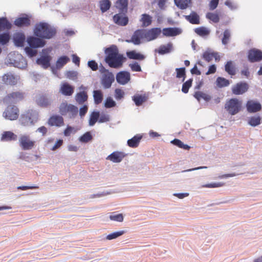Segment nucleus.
<instances>
[{"label": "nucleus", "mask_w": 262, "mask_h": 262, "mask_svg": "<svg viewBox=\"0 0 262 262\" xmlns=\"http://www.w3.org/2000/svg\"><path fill=\"white\" fill-rule=\"evenodd\" d=\"M202 57L207 62L210 61L212 58H213V54L212 53H209L208 52H205L203 55Z\"/></svg>", "instance_id": "62"}, {"label": "nucleus", "mask_w": 262, "mask_h": 262, "mask_svg": "<svg viewBox=\"0 0 262 262\" xmlns=\"http://www.w3.org/2000/svg\"><path fill=\"white\" fill-rule=\"evenodd\" d=\"M25 96V93L21 91L13 92L8 94L3 99L6 103H17L23 100Z\"/></svg>", "instance_id": "6"}, {"label": "nucleus", "mask_w": 262, "mask_h": 262, "mask_svg": "<svg viewBox=\"0 0 262 262\" xmlns=\"http://www.w3.org/2000/svg\"><path fill=\"white\" fill-rule=\"evenodd\" d=\"M142 136L140 135H137L132 139L128 140L127 145L132 148H136L138 146Z\"/></svg>", "instance_id": "25"}, {"label": "nucleus", "mask_w": 262, "mask_h": 262, "mask_svg": "<svg viewBox=\"0 0 262 262\" xmlns=\"http://www.w3.org/2000/svg\"><path fill=\"white\" fill-rule=\"evenodd\" d=\"M38 120V114L36 112L27 113L26 114L23 115L21 118V123L24 125L28 124H33L34 122H36Z\"/></svg>", "instance_id": "12"}, {"label": "nucleus", "mask_w": 262, "mask_h": 262, "mask_svg": "<svg viewBox=\"0 0 262 262\" xmlns=\"http://www.w3.org/2000/svg\"><path fill=\"white\" fill-rule=\"evenodd\" d=\"M17 135L10 131L4 132L2 134V140L6 141H15L17 140Z\"/></svg>", "instance_id": "30"}, {"label": "nucleus", "mask_w": 262, "mask_h": 262, "mask_svg": "<svg viewBox=\"0 0 262 262\" xmlns=\"http://www.w3.org/2000/svg\"><path fill=\"white\" fill-rule=\"evenodd\" d=\"M125 155L122 152L114 151L106 158V159L114 163H119L125 157Z\"/></svg>", "instance_id": "20"}, {"label": "nucleus", "mask_w": 262, "mask_h": 262, "mask_svg": "<svg viewBox=\"0 0 262 262\" xmlns=\"http://www.w3.org/2000/svg\"><path fill=\"white\" fill-rule=\"evenodd\" d=\"M37 104L43 107H47L50 104L49 99L45 96H40L37 100Z\"/></svg>", "instance_id": "40"}, {"label": "nucleus", "mask_w": 262, "mask_h": 262, "mask_svg": "<svg viewBox=\"0 0 262 262\" xmlns=\"http://www.w3.org/2000/svg\"><path fill=\"white\" fill-rule=\"evenodd\" d=\"M140 21L142 23L143 27H148L152 23V17L148 14H143L141 16Z\"/></svg>", "instance_id": "34"}, {"label": "nucleus", "mask_w": 262, "mask_h": 262, "mask_svg": "<svg viewBox=\"0 0 262 262\" xmlns=\"http://www.w3.org/2000/svg\"><path fill=\"white\" fill-rule=\"evenodd\" d=\"M225 70L229 75L233 76L236 74L235 68L231 61H228L225 66Z\"/></svg>", "instance_id": "35"}, {"label": "nucleus", "mask_w": 262, "mask_h": 262, "mask_svg": "<svg viewBox=\"0 0 262 262\" xmlns=\"http://www.w3.org/2000/svg\"><path fill=\"white\" fill-rule=\"evenodd\" d=\"M231 32L229 29H226L223 32V36L222 38V42L223 45H226L229 42L231 38Z\"/></svg>", "instance_id": "47"}, {"label": "nucleus", "mask_w": 262, "mask_h": 262, "mask_svg": "<svg viewBox=\"0 0 262 262\" xmlns=\"http://www.w3.org/2000/svg\"><path fill=\"white\" fill-rule=\"evenodd\" d=\"M129 67L130 68L132 71L135 72H141V68L140 66L137 62H134L133 63L129 64Z\"/></svg>", "instance_id": "60"}, {"label": "nucleus", "mask_w": 262, "mask_h": 262, "mask_svg": "<svg viewBox=\"0 0 262 262\" xmlns=\"http://www.w3.org/2000/svg\"><path fill=\"white\" fill-rule=\"evenodd\" d=\"M171 143L177 146L178 147L183 148L186 150H189L190 149V146L187 144H184L183 142H182L180 140L178 139H174L172 141H171Z\"/></svg>", "instance_id": "48"}, {"label": "nucleus", "mask_w": 262, "mask_h": 262, "mask_svg": "<svg viewBox=\"0 0 262 262\" xmlns=\"http://www.w3.org/2000/svg\"><path fill=\"white\" fill-rule=\"evenodd\" d=\"M70 61V58L66 56H63L59 57L56 61V66L57 68H60L65 65Z\"/></svg>", "instance_id": "45"}, {"label": "nucleus", "mask_w": 262, "mask_h": 262, "mask_svg": "<svg viewBox=\"0 0 262 262\" xmlns=\"http://www.w3.org/2000/svg\"><path fill=\"white\" fill-rule=\"evenodd\" d=\"M192 79H189L185 82L183 84L182 91L184 93H187L189 91V89L191 87L192 85Z\"/></svg>", "instance_id": "52"}, {"label": "nucleus", "mask_w": 262, "mask_h": 262, "mask_svg": "<svg viewBox=\"0 0 262 262\" xmlns=\"http://www.w3.org/2000/svg\"><path fill=\"white\" fill-rule=\"evenodd\" d=\"M110 219L112 221L122 222L123 221L124 217L122 213L116 214L114 212L110 215Z\"/></svg>", "instance_id": "49"}, {"label": "nucleus", "mask_w": 262, "mask_h": 262, "mask_svg": "<svg viewBox=\"0 0 262 262\" xmlns=\"http://www.w3.org/2000/svg\"><path fill=\"white\" fill-rule=\"evenodd\" d=\"M106 54L105 61L111 68H119L122 66L124 58L119 54L118 50L115 46H112L105 50Z\"/></svg>", "instance_id": "1"}, {"label": "nucleus", "mask_w": 262, "mask_h": 262, "mask_svg": "<svg viewBox=\"0 0 262 262\" xmlns=\"http://www.w3.org/2000/svg\"><path fill=\"white\" fill-rule=\"evenodd\" d=\"M130 79V73L127 71L120 72L116 75L117 81L120 84L124 85L126 84Z\"/></svg>", "instance_id": "17"}, {"label": "nucleus", "mask_w": 262, "mask_h": 262, "mask_svg": "<svg viewBox=\"0 0 262 262\" xmlns=\"http://www.w3.org/2000/svg\"><path fill=\"white\" fill-rule=\"evenodd\" d=\"M3 116L10 120H16L19 116V110L15 105H9L4 112Z\"/></svg>", "instance_id": "5"}, {"label": "nucleus", "mask_w": 262, "mask_h": 262, "mask_svg": "<svg viewBox=\"0 0 262 262\" xmlns=\"http://www.w3.org/2000/svg\"><path fill=\"white\" fill-rule=\"evenodd\" d=\"M25 50L27 54L30 57L35 56L37 54V51L32 49L31 47H27L25 48Z\"/></svg>", "instance_id": "63"}, {"label": "nucleus", "mask_w": 262, "mask_h": 262, "mask_svg": "<svg viewBox=\"0 0 262 262\" xmlns=\"http://www.w3.org/2000/svg\"><path fill=\"white\" fill-rule=\"evenodd\" d=\"M181 30L177 28H164L162 33L165 36H174L181 33Z\"/></svg>", "instance_id": "22"}, {"label": "nucleus", "mask_w": 262, "mask_h": 262, "mask_svg": "<svg viewBox=\"0 0 262 262\" xmlns=\"http://www.w3.org/2000/svg\"><path fill=\"white\" fill-rule=\"evenodd\" d=\"M195 32L200 36H205L209 34V31L204 27H200L195 29Z\"/></svg>", "instance_id": "53"}, {"label": "nucleus", "mask_w": 262, "mask_h": 262, "mask_svg": "<svg viewBox=\"0 0 262 262\" xmlns=\"http://www.w3.org/2000/svg\"><path fill=\"white\" fill-rule=\"evenodd\" d=\"M92 139V136L91 135L90 133L86 132L84 134H83L81 137H80L79 140L82 142L86 143L91 140Z\"/></svg>", "instance_id": "57"}, {"label": "nucleus", "mask_w": 262, "mask_h": 262, "mask_svg": "<svg viewBox=\"0 0 262 262\" xmlns=\"http://www.w3.org/2000/svg\"><path fill=\"white\" fill-rule=\"evenodd\" d=\"M144 38L146 41L155 39L161 33V30L159 28H152L149 30H143Z\"/></svg>", "instance_id": "7"}, {"label": "nucleus", "mask_w": 262, "mask_h": 262, "mask_svg": "<svg viewBox=\"0 0 262 262\" xmlns=\"http://www.w3.org/2000/svg\"><path fill=\"white\" fill-rule=\"evenodd\" d=\"M261 118L259 116H252L249 118L248 124L252 126H256L260 124Z\"/></svg>", "instance_id": "41"}, {"label": "nucleus", "mask_w": 262, "mask_h": 262, "mask_svg": "<svg viewBox=\"0 0 262 262\" xmlns=\"http://www.w3.org/2000/svg\"><path fill=\"white\" fill-rule=\"evenodd\" d=\"M93 97L95 103L96 104H100L103 100V94L100 90L94 91Z\"/></svg>", "instance_id": "43"}, {"label": "nucleus", "mask_w": 262, "mask_h": 262, "mask_svg": "<svg viewBox=\"0 0 262 262\" xmlns=\"http://www.w3.org/2000/svg\"><path fill=\"white\" fill-rule=\"evenodd\" d=\"M124 233H125L124 231H119L112 233L111 234H108L106 236V239L108 240H111L113 239L116 238L117 237L123 235Z\"/></svg>", "instance_id": "54"}, {"label": "nucleus", "mask_w": 262, "mask_h": 262, "mask_svg": "<svg viewBox=\"0 0 262 262\" xmlns=\"http://www.w3.org/2000/svg\"><path fill=\"white\" fill-rule=\"evenodd\" d=\"M206 17L215 23H218L220 20L219 16L216 13L209 12L206 14Z\"/></svg>", "instance_id": "50"}, {"label": "nucleus", "mask_w": 262, "mask_h": 262, "mask_svg": "<svg viewBox=\"0 0 262 262\" xmlns=\"http://www.w3.org/2000/svg\"><path fill=\"white\" fill-rule=\"evenodd\" d=\"M141 39H144L143 30H138L136 31L132 35L131 40H127V41H131L133 42L134 44L136 45H138L141 43Z\"/></svg>", "instance_id": "21"}, {"label": "nucleus", "mask_w": 262, "mask_h": 262, "mask_svg": "<svg viewBox=\"0 0 262 262\" xmlns=\"http://www.w3.org/2000/svg\"><path fill=\"white\" fill-rule=\"evenodd\" d=\"M110 120V118L108 115L105 114H102L99 116V118L98 119V122L99 123H103V122H108Z\"/></svg>", "instance_id": "64"}, {"label": "nucleus", "mask_w": 262, "mask_h": 262, "mask_svg": "<svg viewBox=\"0 0 262 262\" xmlns=\"http://www.w3.org/2000/svg\"><path fill=\"white\" fill-rule=\"evenodd\" d=\"M10 36L8 33H3L0 34V44L5 45L9 42Z\"/></svg>", "instance_id": "55"}, {"label": "nucleus", "mask_w": 262, "mask_h": 262, "mask_svg": "<svg viewBox=\"0 0 262 262\" xmlns=\"http://www.w3.org/2000/svg\"><path fill=\"white\" fill-rule=\"evenodd\" d=\"M177 77L178 78H183V81H184L186 78V73H185V68H177Z\"/></svg>", "instance_id": "51"}, {"label": "nucleus", "mask_w": 262, "mask_h": 262, "mask_svg": "<svg viewBox=\"0 0 262 262\" xmlns=\"http://www.w3.org/2000/svg\"><path fill=\"white\" fill-rule=\"evenodd\" d=\"M51 57L50 56H42L37 59L36 62L38 64L41 66L44 69H47L50 66V61Z\"/></svg>", "instance_id": "23"}, {"label": "nucleus", "mask_w": 262, "mask_h": 262, "mask_svg": "<svg viewBox=\"0 0 262 262\" xmlns=\"http://www.w3.org/2000/svg\"><path fill=\"white\" fill-rule=\"evenodd\" d=\"M14 24L17 27H27L30 25V19L27 17H19L15 19Z\"/></svg>", "instance_id": "29"}, {"label": "nucleus", "mask_w": 262, "mask_h": 262, "mask_svg": "<svg viewBox=\"0 0 262 262\" xmlns=\"http://www.w3.org/2000/svg\"><path fill=\"white\" fill-rule=\"evenodd\" d=\"M242 108V102L237 98H231L225 104V109L231 115L238 113Z\"/></svg>", "instance_id": "3"}, {"label": "nucleus", "mask_w": 262, "mask_h": 262, "mask_svg": "<svg viewBox=\"0 0 262 262\" xmlns=\"http://www.w3.org/2000/svg\"><path fill=\"white\" fill-rule=\"evenodd\" d=\"M176 5L181 9H185L191 5V0H174Z\"/></svg>", "instance_id": "31"}, {"label": "nucleus", "mask_w": 262, "mask_h": 262, "mask_svg": "<svg viewBox=\"0 0 262 262\" xmlns=\"http://www.w3.org/2000/svg\"><path fill=\"white\" fill-rule=\"evenodd\" d=\"M225 185L224 183L219 182V183H213L205 184L202 186L203 187L206 188H216V187H220L223 186Z\"/></svg>", "instance_id": "59"}, {"label": "nucleus", "mask_w": 262, "mask_h": 262, "mask_svg": "<svg viewBox=\"0 0 262 262\" xmlns=\"http://www.w3.org/2000/svg\"><path fill=\"white\" fill-rule=\"evenodd\" d=\"M74 91V88L67 82L63 83L60 88V92L64 96H71Z\"/></svg>", "instance_id": "19"}, {"label": "nucleus", "mask_w": 262, "mask_h": 262, "mask_svg": "<svg viewBox=\"0 0 262 262\" xmlns=\"http://www.w3.org/2000/svg\"><path fill=\"white\" fill-rule=\"evenodd\" d=\"M19 146L23 150H27L34 148L36 146V141L32 139L30 135L21 134L18 139Z\"/></svg>", "instance_id": "4"}, {"label": "nucleus", "mask_w": 262, "mask_h": 262, "mask_svg": "<svg viewBox=\"0 0 262 262\" xmlns=\"http://www.w3.org/2000/svg\"><path fill=\"white\" fill-rule=\"evenodd\" d=\"M25 36L22 33H16L14 35L15 45L17 47H23L25 40Z\"/></svg>", "instance_id": "27"}, {"label": "nucleus", "mask_w": 262, "mask_h": 262, "mask_svg": "<svg viewBox=\"0 0 262 262\" xmlns=\"http://www.w3.org/2000/svg\"><path fill=\"white\" fill-rule=\"evenodd\" d=\"M111 6V3L109 0H102L99 2V6L102 13L108 10Z\"/></svg>", "instance_id": "39"}, {"label": "nucleus", "mask_w": 262, "mask_h": 262, "mask_svg": "<svg viewBox=\"0 0 262 262\" xmlns=\"http://www.w3.org/2000/svg\"><path fill=\"white\" fill-rule=\"evenodd\" d=\"M247 110L249 113H254L259 112L261 109L260 103L254 100H248L246 104Z\"/></svg>", "instance_id": "14"}, {"label": "nucleus", "mask_w": 262, "mask_h": 262, "mask_svg": "<svg viewBox=\"0 0 262 262\" xmlns=\"http://www.w3.org/2000/svg\"><path fill=\"white\" fill-rule=\"evenodd\" d=\"M172 48V45L171 43H168L166 45H161L158 49V53L161 55L168 53L171 51Z\"/></svg>", "instance_id": "36"}, {"label": "nucleus", "mask_w": 262, "mask_h": 262, "mask_svg": "<svg viewBox=\"0 0 262 262\" xmlns=\"http://www.w3.org/2000/svg\"><path fill=\"white\" fill-rule=\"evenodd\" d=\"M11 28V24L6 17L0 18V31L10 29Z\"/></svg>", "instance_id": "38"}, {"label": "nucleus", "mask_w": 262, "mask_h": 262, "mask_svg": "<svg viewBox=\"0 0 262 262\" xmlns=\"http://www.w3.org/2000/svg\"><path fill=\"white\" fill-rule=\"evenodd\" d=\"M88 95L86 92H80L75 95V100L79 104H82L87 101Z\"/></svg>", "instance_id": "26"}, {"label": "nucleus", "mask_w": 262, "mask_h": 262, "mask_svg": "<svg viewBox=\"0 0 262 262\" xmlns=\"http://www.w3.org/2000/svg\"><path fill=\"white\" fill-rule=\"evenodd\" d=\"M125 14L120 12L118 14H115L113 18L114 22L119 26H126L128 24V19L125 16Z\"/></svg>", "instance_id": "16"}, {"label": "nucleus", "mask_w": 262, "mask_h": 262, "mask_svg": "<svg viewBox=\"0 0 262 262\" xmlns=\"http://www.w3.org/2000/svg\"><path fill=\"white\" fill-rule=\"evenodd\" d=\"M105 107L106 108H111L114 107L116 105V102L111 97L106 98L105 104Z\"/></svg>", "instance_id": "58"}, {"label": "nucleus", "mask_w": 262, "mask_h": 262, "mask_svg": "<svg viewBox=\"0 0 262 262\" xmlns=\"http://www.w3.org/2000/svg\"><path fill=\"white\" fill-rule=\"evenodd\" d=\"M248 58L251 62H258L262 59V51L258 49H252L249 51Z\"/></svg>", "instance_id": "11"}, {"label": "nucleus", "mask_w": 262, "mask_h": 262, "mask_svg": "<svg viewBox=\"0 0 262 262\" xmlns=\"http://www.w3.org/2000/svg\"><path fill=\"white\" fill-rule=\"evenodd\" d=\"M248 89L249 85L247 83L241 82L236 83L232 88V92L236 95H242L246 92Z\"/></svg>", "instance_id": "9"}, {"label": "nucleus", "mask_w": 262, "mask_h": 262, "mask_svg": "<svg viewBox=\"0 0 262 262\" xmlns=\"http://www.w3.org/2000/svg\"><path fill=\"white\" fill-rule=\"evenodd\" d=\"M126 54L128 58L132 59L143 60L145 58L144 55L137 53L134 50L127 52Z\"/></svg>", "instance_id": "32"}, {"label": "nucleus", "mask_w": 262, "mask_h": 262, "mask_svg": "<svg viewBox=\"0 0 262 262\" xmlns=\"http://www.w3.org/2000/svg\"><path fill=\"white\" fill-rule=\"evenodd\" d=\"M76 130L74 129V127L70 126H68L64 130L63 134L65 136L68 137L70 136L71 134H74Z\"/></svg>", "instance_id": "61"}, {"label": "nucleus", "mask_w": 262, "mask_h": 262, "mask_svg": "<svg viewBox=\"0 0 262 262\" xmlns=\"http://www.w3.org/2000/svg\"><path fill=\"white\" fill-rule=\"evenodd\" d=\"M100 116L99 112H93L91 113L89 121V125L93 126L98 120Z\"/></svg>", "instance_id": "44"}, {"label": "nucleus", "mask_w": 262, "mask_h": 262, "mask_svg": "<svg viewBox=\"0 0 262 262\" xmlns=\"http://www.w3.org/2000/svg\"><path fill=\"white\" fill-rule=\"evenodd\" d=\"M128 0H118L115 3L116 7L122 13L127 11Z\"/></svg>", "instance_id": "24"}, {"label": "nucleus", "mask_w": 262, "mask_h": 262, "mask_svg": "<svg viewBox=\"0 0 262 262\" xmlns=\"http://www.w3.org/2000/svg\"><path fill=\"white\" fill-rule=\"evenodd\" d=\"M193 96L199 101H200L201 99H203L206 101H208L211 99V97L209 95L201 91L195 92L193 95Z\"/></svg>", "instance_id": "33"}, {"label": "nucleus", "mask_w": 262, "mask_h": 262, "mask_svg": "<svg viewBox=\"0 0 262 262\" xmlns=\"http://www.w3.org/2000/svg\"><path fill=\"white\" fill-rule=\"evenodd\" d=\"M148 99V95L144 93L142 94H136L132 97V100L137 106H141L146 102Z\"/></svg>", "instance_id": "18"}, {"label": "nucleus", "mask_w": 262, "mask_h": 262, "mask_svg": "<svg viewBox=\"0 0 262 262\" xmlns=\"http://www.w3.org/2000/svg\"><path fill=\"white\" fill-rule=\"evenodd\" d=\"M105 73L102 76L101 83L105 89L110 88L114 81V76L107 70H105Z\"/></svg>", "instance_id": "8"}, {"label": "nucleus", "mask_w": 262, "mask_h": 262, "mask_svg": "<svg viewBox=\"0 0 262 262\" xmlns=\"http://www.w3.org/2000/svg\"><path fill=\"white\" fill-rule=\"evenodd\" d=\"M27 42L30 47L32 48L42 47L45 45V41L43 40L41 38H37L33 36L28 37Z\"/></svg>", "instance_id": "13"}, {"label": "nucleus", "mask_w": 262, "mask_h": 262, "mask_svg": "<svg viewBox=\"0 0 262 262\" xmlns=\"http://www.w3.org/2000/svg\"><path fill=\"white\" fill-rule=\"evenodd\" d=\"M71 104H68L67 101L62 102L59 107V112L63 116L67 115Z\"/></svg>", "instance_id": "37"}, {"label": "nucleus", "mask_w": 262, "mask_h": 262, "mask_svg": "<svg viewBox=\"0 0 262 262\" xmlns=\"http://www.w3.org/2000/svg\"><path fill=\"white\" fill-rule=\"evenodd\" d=\"M184 17L187 20L192 24H200L199 16L195 12H192L190 15H185Z\"/></svg>", "instance_id": "28"}, {"label": "nucleus", "mask_w": 262, "mask_h": 262, "mask_svg": "<svg viewBox=\"0 0 262 262\" xmlns=\"http://www.w3.org/2000/svg\"><path fill=\"white\" fill-rule=\"evenodd\" d=\"M34 34L40 38L50 39L56 34L55 29L47 23L41 22L35 25Z\"/></svg>", "instance_id": "2"}, {"label": "nucleus", "mask_w": 262, "mask_h": 262, "mask_svg": "<svg viewBox=\"0 0 262 262\" xmlns=\"http://www.w3.org/2000/svg\"><path fill=\"white\" fill-rule=\"evenodd\" d=\"M125 95L124 92L120 89H116L115 91V97L117 100L122 99Z\"/></svg>", "instance_id": "56"}, {"label": "nucleus", "mask_w": 262, "mask_h": 262, "mask_svg": "<svg viewBox=\"0 0 262 262\" xmlns=\"http://www.w3.org/2000/svg\"><path fill=\"white\" fill-rule=\"evenodd\" d=\"M50 126L60 127L64 125V120L62 116L58 115H54L51 116L48 121Z\"/></svg>", "instance_id": "15"}, {"label": "nucleus", "mask_w": 262, "mask_h": 262, "mask_svg": "<svg viewBox=\"0 0 262 262\" xmlns=\"http://www.w3.org/2000/svg\"><path fill=\"white\" fill-rule=\"evenodd\" d=\"M19 80V77L15 76L11 73L5 74L2 76V80L4 84L10 85H15Z\"/></svg>", "instance_id": "10"}, {"label": "nucleus", "mask_w": 262, "mask_h": 262, "mask_svg": "<svg viewBox=\"0 0 262 262\" xmlns=\"http://www.w3.org/2000/svg\"><path fill=\"white\" fill-rule=\"evenodd\" d=\"M216 84L219 88L227 86L229 85L230 82L225 78L219 77L216 79Z\"/></svg>", "instance_id": "46"}, {"label": "nucleus", "mask_w": 262, "mask_h": 262, "mask_svg": "<svg viewBox=\"0 0 262 262\" xmlns=\"http://www.w3.org/2000/svg\"><path fill=\"white\" fill-rule=\"evenodd\" d=\"M78 113V107L72 104H70L68 113L69 118H75L77 116Z\"/></svg>", "instance_id": "42"}]
</instances>
